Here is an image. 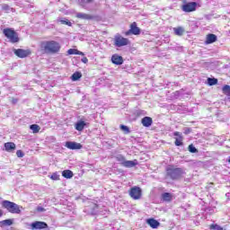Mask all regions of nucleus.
<instances>
[{
  "instance_id": "obj_29",
  "label": "nucleus",
  "mask_w": 230,
  "mask_h": 230,
  "mask_svg": "<svg viewBox=\"0 0 230 230\" xmlns=\"http://www.w3.org/2000/svg\"><path fill=\"white\" fill-rule=\"evenodd\" d=\"M222 91L226 96H230V85L226 84L223 86Z\"/></svg>"
},
{
  "instance_id": "obj_18",
  "label": "nucleus",
  "mask_w": 230,
  "mask_h": 230,
  "mask_svg": "<svg viewBox=\"0 0 230 230\" xmlns=\"http://www.w3.org/2000/svg\"><path fill=\"white\" fill-rule=\"evenodd\" d=\"M147 224L150 226V227H152L153 229H157V227H159V223L157 220L151 218V219H147Z\"/></svg>"
},
{
  "instance_id": "obj_28",
  "label": "nucleus",
  "mask_w": 230,
  "mask_h": 230,
  "mask_svg": "<svg viewBox=\"0 0 230 230\" xmlns=\"http://www.w3.org/2000/svg\"><path fill=\"white\" fill-rule=\"evenodd\" d=\"M93 3V0H78V4L80 6H83V8H85V4H89Z\"/></svg>"
},
{
  "instance_id": "obj_45",
  "label": "nucleus",
  "mask_w": 230,
  "mask_h": 230,
  "mask_svg": "<svg viewBox=\"0 0 230 230\" xmlns=\"http://www.w3.org/2000/svg\"><path fill=\"white\" fill-rule=\"evenodd\" d=\"M0 217H3V210L0 209Z\"/></svg>"
},
{
  "instance_id": "obj_4",
  "label": "nucleus",
  "mask_w": 230,
  "mask_h": 230,
  "mask_svg": "<svg viewBox=\"0 0 230 230\" xmlns=\"http://www.w3.org/2000/svg\"><path fill=\"white\" fill-rule=\"evenodd\" d=\"M113 42L116 48H123V46H128V44H130V40H128V39L124 38L119 34L115 35Z\"/></svg>"
},
{
  "instance_id": "obj_10",
  "label": "nucleus",
  "mask_w": 230,
  "mask_h": 230,
  "mask_svg": "<svg viewBox=\"0 0 230 230\" xmlns=\"http://www.w3.org/2000/svg\"><path fill=\"white\" fill-rule=\"evenodd\" d=\"M46 228H48V224L46 222L35 221L31 224V230L46 229Z\"/></svg>"
},
{
  "instance_id": "obj_14",
  "label": "nucleus",
  "mask_w": 230,
  "mask_h": 230,
  "mask_svg": "<svg viewBox=\"0 0 230 230\" xmlns=\"http://www.w3.org/2000/svg\"><path fill=\"white\" fill-rule=\"evenodd\" d=\"M138 163L137 160L128 161L126 160L122 166L125 168H134V166H137Z\"/></svg>"
},
{
  "instance_id": "obj_2",
  "label": "nucleus",
  "mask_w": 230,
  "mask_h": 230,
  "mask_svg": "<svg viewBox=\"0 0 230 230\" xmlns=\"http://www.w3.org/2000/svg\"><path fill=\"white\" fill-rule=\"evenodd\" d=\"M2 208L13 215H21V209H22V207L10 200L2 201Z\"/></svg>"
},
{
  "instance_id": "obj_17",
  "label": "nucleus",
  "mask_w": 230,
  "mask_h": 230,
  "mask_svg": "<svg viewBox=\"0 0 230 230\" xmlns=\"http://www.w3.org/2000/svg\"><path fill=\"white\" fill-rule=\"evenodd\" d=\"M4 148L6 152H13L15 150V144L13 142H7L4 144Z\"/></svg>"
},
{
  "instance_id": "obj_3",
  "label": "nucleus",
  "mask_w": 230,
  "mask_h": 230,
  "mask_svg": "<svg viewBox=\"0 0 230 230\" xmlns=\"http://www.w3.org/2000/svg\"><path fill=\"white\" fill-rule=\"evenodd\" d=\"M3 33L13 44L19 42V34L12 28L4 29Z\"/></svg>"
},
{
  "instance_id": "obj_46",
  "label": "nucleus",
  "mask_w": 230,
  "mask_h": 230,
  "mask_svg": "<svg viewBox=\"0 0 230 230\" xmlns=\"http://www.w3.org/2000/svg\"><path fill=\"white\" fill-rule=\"evenodd\" d=\"M13 103H17V100H13Z\"/></svg>"
},
{
  "instance_id": "obj_22",
  "label": "nucleus",
  "mask_w": 230,
  "mask_h": 230,
  "mask_svg": "<svg viewBox=\"0 0 230 230\" xmlns=\"http://www.w3.org/2000/svg\"><path fill=\"white\" fill-rule=\"evenodd\" d=\"M162 199L165 202H172V196L169 192H164V194H162Z\"/></svg>"
},
{
  "instance_id": "obj_13",
  "label": "nucleus",
  "mask_w": 230,
  "mask_h": 230,
  "mask_svg": "<svg viewBox=\"0 0 230 230\" xmlns=\"http://www.w3.org/2000/svg\"><path fill=\"white\" fill-rule=\"evenodd\" d=\"M75 17L77 19H82L83 21H91V19H93L91 14H87L85 13H76Z\"/></svg>"
},
{
  "instance_id": "obj_1",
  "label": "nucleus",
  "mask_w": 230,
  "mask_h": 230,
  "mask_svg": "<svg viewBox=\"0 0 230 230\" xmlns=\"http://www.w3.org/2000/svg\"><path fill=\"white\" fill-rule=\"evenodd\" d=\"M40 48L45 53L55 54L60 51V43L55 40L43 41Z\"/></svg>"
},
{
  "instance_id": "obj_26",
  "label": "nucleus",
  "mask_w": 230,
  "mask_h": 230,
  "mask_svg": "<svg viewBox=\"0 0 230 230\" xmlns=\"http://www.w3.org/2000/svg\"><path fill=\"white\" fill-rule=\"evenodd\" d=\"M71 78H72V81H73V82H76V81H78L79 78H82V73H80V72H75V73H74V74L72 75Z\"/></svg>"
},
{
  "instance_id": "obj_31",
  "label": "nucleus",
  "mask_w": 230,
  "mask_h": 230,
  "mask_svg": "<svg viewBox=\"0 0 230 230\" xmlns=\"http://www.w3.org/2000/svg\"><path fill=\"white\" fill-rule=\"evenodd\" d=\"M58 22H59L60 23H62V24H66V26H72V24H73L69 20H67V19H66V18H64V19H59Z\"/></svg>"
},
{
  "instance_id": "obj_6",
  "label": "nucleus",
  "mask_w": 230,
  "mask_h": 230,
  "mask_svg": "<svg viewBox=\"0 0 230 230\" xmlns=\"http://www.w3.org/2000/svg\"><path fill=\"white\" fill-rule=\"evenodd\" d=\"M140 33L141 29H139V27H137V23L134 22L130 24V29L128 31L124 32V35H126V37H128L130 35H139Z\"/></svg>"
},
{
  "instance_id": "obj_33",
  "label": "nucleus",
  "mask_w": 230,
  "mask_h": 230,
  "mask_svg": "<svg viewBox=\"0 0 230 230\" xmlns=\"http://www.w3.org/2000/svg\"><path fill=\"white\" fill-rule=\"evenodd\" d=\"M189 152H190V154H197V152H199V150H197V147H195V146H193V144L189 146Z\"/></svg>"
},
{
  "instance_id": "obj_30",
  "label": "nucleus",
  "mask_w": 230,
  "mask_h": 230,
  "mask_svg": "<svg viewBox=\"0 0 230 230\" xmlns=\"http://www.w3.org/2000/svg\"><path fill=\"white\" fill-rule=\"evenodd\" d=\"M116 160L119 162V163H120V164L123 166V164H125V161H126V159H125V156H123L122 155H118L117 156H116Z\"/></svg>"
},
{
  "instance_id": "obj_44",
  "label": "nucleus",
  "mask_w": 230,
  "mask_h": 230,
  "mask_svg": "<svg viewBox=\"0 0 230 230\" xmlns=\"http://www.w3.org/2000/svg\"><path fill=\"white\" fill-rule=\"evenodd\" d=\"M76 55H82V56H84V52L77 50Z\"/></svg>"
},
{
  "instance_id": "obj_42",
  "label": "nucleus",
  "mask_w": 230,
  "mask_h": 230,
  "mask_svg": "<svg viewBox=\"0 0 230 230\" xmlns=\"http://www.w3.org/2000/svg\"><path fill=\"white\" fill-rule=\"evenodd\" d=\"M81 62H83L84 64H87L89 62V59H87V58H83L81 59Z\"/></svg>"
},
{
  "instance_id": "obj_16",
  "label": "nucleus",
  "mask_w": 230,
  "mask_h": 230,
  "mask_svg": "<svg viewBox=\"0 0 230 230\" xmlns=\"http://www.w3.org/2000/svg\"><path fill=\"white\" fill-rule=\"evenodd\" d=\"M85 125H87V123H85V121L84 120H80L75 124V130H78V132H82V130H84V128H85Z\"/></svg>"
},
{
  "instance_id": "obj_21",
  "label": "nucleus",
  "mask_w": 230,
  "mask_h": 230,
  "mask_svg": "<svg viewBox=\"0 0 230 230\" xmlns=\"http://www.w3.org/2000/svg\"><path fill=\"white\" fill-rule=\"evenodd\" d=\"M62 175L65 177V179H73L74 174L71 170H65L62 172Z\"/></svg>"
},
{
  "instance_id": "obj_19",
  "label": "nucleus",
  "mask_w": 230,
  "mask_h": 230,
  "mask_svg": "<svg viewBox=\"0 0 230 230\" xmlns=\"http://www.w3.org/2000/svg\"><path fill=\"white\" fill-rule=\"evenodd\" d=\"M213 42H217V35H215V34L207 35L206 43L207 44H213Z\"/></svg>"
},
{
  "instance_id": "obj_8",
  "label": "nucleus",
  "mask_w": 230,
  "mask_h": 230,
  "mask_svg": "<svg viewBox=\"0 0 230 230\" xmlns=\"http://www.w3.org/2000/svg\"><path fill=\"white\" fill-rule=\"evenodd\" d=\"M181 10L182 12H185L187 13H189L190 12H195V10H197V2H190V3L184 4L181 6Z\"/></svg>"
},
{
  "instance_id": "obj_20",
  "label": "nucleus",
  "mask_w": 230,
  "mask_h": 230,
  "mask_svg": "<svg viewBox=\"0 0 230 230\" xmlns=\"http://www.w3.org/2000/svg\"><path fill=\"white\" fill-rule=\"evenodd\" d=\"M173 31L178 37H182V35H184V28L182 27L173 28Z\"/></svg>"
},
{
  "instance_id": "obj_12",
  "label": "nucleus",
  "mask_w": 230,
  "mask_h": 230,
  "mask_svg": "<svg viewBox=\"0 0 230 230\" xmlns=\"http://www.w3.org/2000/svg\"><path fill=\"white\" fill-rule=\"evenodd\" d=\"M111 62L116 66H121V64H123V58L118 54H115L111 57Z\"/></svg>"
},
{
  "instance_id": "obj_34",
  "label": "nucleus",
  "mask_w": 230,
  "mask_h": 230,
  "mask_svg": "<svg viewBox=\"0 0 230 230\" xmlns=\"http://www.w3.org/2000/svg\"><path fill=\"white\" fill-rule=\"evenodd\" d=\"M50 179L52 181H60V175L58 174V172H54L52 173V175L50 176Z\"/></svg>"
},
{
  "instance_id": "obj_36",
  "label": "nucleus",
  "mask_w": 230,
  "mask_h": 230,
  "mask_svg": "<svg viewBox=\"0 0 230 230\" xmlns=\"http://www.w3.org/2000/svg\"><path fill=\"white\" fill-rule=\"evenodd\" d=\"M120 129L123 130V132H125V134L130 133V129L128 128V127H127L125 125H120Z\"/></svg>"
},
{
  "instance_id": "obj_25",
  "label": "nucleus",
  "mask_w": 230,
  "mask_h": 230,
  "mask_svg": "<svg viewBox=\"0 0 230 230\" xmlns=\"http://www.w3.org/2000/svg\"><path fill=\"white\" fill-rule=\"evenodd\" d=\"M2 10H4V12H5L6 13H10V12H14L13 8L10 7V5L4 4L2 5Z\"/></svg>"
},
{
  "instance_id": "obj_39",
  "label": "nucleus",
  "mask_w": 230,
  "mask_h": 230,
  "mask_svg": "<svg viewBox=\"0 0 230 230\" xmlns=\"http://www.w3.org/2000/svg\"><path fill=\"white\" fill-rule=\"evenodd\" d=\"M17 157H24V153H22L21 150H18L16 152Z\"/></svg>"
},
{
  "instance_id": "obj_9",
  "label": "nucleus",
  "mask_w": 230,
  "mask_h": 230,
  "mask_svg": "<svg viewBox=\"0 0 230 230\" xmlns=\"http://www.w3.org/2000/svg\"><path fill=\"white\" fill-rule=\"evenodd\" d=\"M13 53L19 58H26V57H29V55H31V52L30 50H24L22 49H14Z\"/></svg>"
},
{
  "instance_id": "obj_43",
  "label": "nucleus",
  "mask_w": 230,
  "mask_h": 230,
  "mask_svg": "<svg viewBox=\"0 0 230 230\" xmlns=\"http://www.w3.org/2000/svg\"><path fill=\"white\" fill-rule=\"evenodd\" d=\"M190 132H191V129L190 128H186L184 130V134L188 135L190 134Z\"/></svg>"
},
{
  "instance_id": "obj_27",
  "label": "nucleus",
  "mask_w": 230,
  "mask_h": 230,
  "mask_svg": "<svg viewBox=\"0 0 230 230\" xmlns=\"http://www.w3.org/2000/svg\"><path fill=\"white\" fill-rule=\"evenodd\" d=\"M208 85H217L218 84V79L208 77Z\"/></svg>"
},
{
  "instance_id": "obj_23",
  "label": "nucleus",
  "mask_w": 230,
  "mask_h": 230,
  "mask_svg": "<svg viewBox=\"0 0 230 230\" xmlns=\"http://www.w3.org/2000/svg\"><path fill=\"white\" fill-rule=\"evenodd\" d=\"M13 224V220L5 219L0 222V227H5L6 226H12Z\"/></svg>"
},
{
  "instance_id": "obj_41",
  "label": "nucleus",
  "mask_w": 230,
  "mask_h": 230,
  "mask_svg": "<svg viewBox=\"0 0 230 230\" xmlns=\"http://www.w3.org/2000/svg\"><path fill=\"white\" fill-rule=\"evenodd\" d=\"M173 136H176L178 138H181V136H182V135L181 134V132L176 131L173 133Z\"/></svg>"
},
{
  "instance_id": "obj_5",
  "label": "nucleus",
  "mask_w": 230,
  "mask_h": 230,
  "mask_svg": "<svg viewBox=\"0 0 230 230\" xmlns=\"http://www.w3.org/2000/svg\"><path fill=\"white\" fill-rule=\"evenodd\" d=\"M167 175L168 177L172 178V181L177 179H181L182 177V169L181 168H168L167 169Z\"/></svg>"
},
{
  "instance_id": "obj_40",
  "label": "nucleus",
  "mask_w": 230,
  "mask_h": 230,
  "mask_svg": "<svg viewBox=\"0 0 230 230\" xmlns=\"http://www.w3.org/2000/svg\"><path fill=\"white\" fill-rule=\"evenodd\" d=\"M37 211H39L40 213H42L43 211H46V209L42 207H38Z\"/></svg>"
},
{
  "instance_id": "obj_11",
  "label": "nucleus",
  "mask_w": 230,
  "mask_h": 230,
  "mask_svg": "<svg viewBox=\"0 0 230 230\" xmlns=\"http://www.w3.org/2000/svg\"><path fill=\"white\" fill-rule=\"evenodd\" d=\"M66 148H69V150H80L82 148V144L76 142H66Z\"/></svg>"
},
{
  "instance_id": "obj_32",
  "label": "nucleus",
  "mask_w": 230,
  "mask_h": 230,
  "mask_svg": "<svg viewBox=\"0 0 230 230\" xmlns=\"http://www.w3.org/2000/svg\"><path fill=\"white\" fill-rule=\"evenodd\" d=\"M174 145L176 146H182V136H180V138H175Z\"/></svg>"
},
{
  "instance_id": "obj_15",
  "label": "nucleus",
  "mask_w": 230,
  "mask_h": 230,
  "mask_svg": "<svg viewBox=\"0 0 230 230\" xmlns=\"http://www.w3.org/2000/svg\"><path fill=\"white\" fill-rule=\"evenodd\" d=\"M141 123L143 125V127H152V118L150 117H144L141 120Z\"/></svg>"
},
{
  "instance_id": "obj_37",
  "label": "nucleus",
  "mask_w": 230,
  "mask_h": 230,
  "mask_svg": "<svg viewBox=\"0 0 230 230\" xmlns=\"http://www.w3.org/2000/svg\"><path fill=\"white\" fill-rule=\"evenodd\" d=\"M68 55H76L78 53V49H70L67 50Z\"/></svg>"
},
{
  "instance_id": "obj_7",
  "label": "nucleus",
  "mask_w": 230,
  "mask_h": 230,
  "mask_svg": "<svg viewBox=\"0 0 230 230\" xmlns=\"http://www.w3.org/2000/svg\"><path fill=\"white\" fill-rule=\"evenodd\" d=\"M143 191L141 190V188L135 186L130 189L129 196L133 200H139L141 199Z\"/></svg>"
},
{
  "instance_id": "obj_35",
  "label": "nucleus",
  "mask_w": 230,
  "mask_h": 230,
  "mask_svg": "<svg viewBox=\"0 0 230 230\" xmlns=\"http://www.w3.org/2000/svg\"><path fill=\"white\" fill-rule=\"evenodd\" d=\"M92 208H93V210L91 211V214L96 215V213L98 211V205L92 203Z\"/></svg>"
},
{
  "instance_id": "obj_24",
  "label": "nucleus",
  "mask_w": 230,
  "mask_h": 230,
  "mask_svg": "<svg viewBox=\"0 0 230 230\" xmlns=\"http://www.w3.org/2000/svg\"><path fill=\"white\" fill-rule=\"evenodd\" d=\"M31 130H32L33 134H38L40 130V126L37 124H32L30 126Z\"/></svg>"
},
{
  "instance_id": "obj_38",
  "label": "nucleus",
  "mask_w": 230,
  "mask_h": 230,
  "mask_svg": "<svg viewBox=\"0 0 230 230\" xmlns=\"http://www.w3.org/2000/svg\"><path fill=\"white\" fill-rule=\"evenodd\" d=\"M210 229H214V230H224V228H222V226H218V225H211L210 226Z\"/></svg>"
}]
</instances>
